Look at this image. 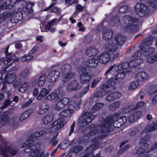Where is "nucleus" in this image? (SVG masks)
<instances>
[{
  "label": "nucleus",
  "mask_w": 157,
  "mask_h": 157,
  "mask_svg": "<svg viewBox=\"0 0 157 157\" xmlns=\"http://www.w3.org/2000/svg\"><path fill=\"white\" fill-rule=\"evenodd\" d=\"M79 101L78 103L74 101H71L67 98H64L58 101L56 104L54 108L56 110L59 111L64 108H67L61 111L60 116L64 117H70L74 112V109L80 107Z\"/></svg>",
  "instance_id": "1"
},
{
  "label": "nucleus",
  "mask_w": 157,
  "mask_h": 157,
  "mask_svg": "<svg viewBox=\"0 0 157 157\" xmlns=\"http://www.w3.org/2000/svg\"><path fill=\"white\" fill-rule=\"evenodd\" d=\"M26 147L25 151L26 152H31L33 149L32 144L27 142L25 141L21 147L19 144L17 146L12 145H8L4 143L3 146L1 147V154L3 157H13L14 155L17 153L20 148H22Z\"/></svg>",
  "instance_id": "2"
},
{
  "label": "nucleus",
  "mask_w": 157,
  "mask_h": 157,
  "mask_svg": "<svg viewBox=\"0 0 157 157\" xmlns=\"http://www.w3.org/2000/svg\"><path fill=\"white\" fill-rule=\"evenodd\" d=\"M97 53L98 50L94 47L89 48V56L90 57L89 59V67L95 68L98 66L99 61L105 63L110 60V56L107 52H105L97 57H94Z\"/></svg>",
  "instance_id": "3"
},
{
  "label": "nucleus",
  "mask_w": 157,
  "mask_h": 157,
  "mask_svg": "<svg viewBox=\"0 0 157 157\" xmlns=\"http://www.w3.org/2000/svg\"><path fill=\"white\" fill-rule=\"evenodd\" d=\"M143 62V60L140 58H136L130 62L129 63H123L117 65L115 68V70L119 74L114 78L115 80L118 78H123L125 77L124 73L131 71L130 67H133L138 65Z\"/></svg>",
  "instance_id": "4"
},
{
  "label": "nucleus",
  "mask_w": 157,
  "mask_h": 157,
  "mask_svg": "<svg viewBox=\"0 0 157 157\" xmlns=\"http://www.w3.org/2000/svg\"><path fill=\"white\" fill-rule=\"evenodd\" d=\"M115 83L116 82L113 79H109L106 83H105L102 85L100 90L97 93L96 96L100 97L106 95L114 88Z\"/></svg>",
  "instance_id": "5"
},
{
  "label": "nucleus",
  "mask_w": 157,
  "mask_h": 157,
  "mask_svg": "<svg viewBox=\"0 0 157 157\" xmlns=\"http://www.w3.org/2000/svg\"><path fill=\"white\" fill-rule=\"evenodd\" d=\"M148 139V137H144L139 140V144H142V145L136 151V154L139 155L138 157H152L150 155L146 154L151 150L153 149V148L150 150L149 148L148 149V145L146 142Z\"/></svg>",
  "instance_id": "6"
},
{
  "label": "nucleus",
  "mask_w": 157,
  "mask_h": 157,
  "mask_svg": "<svg viewBox=\"0 0 157 157\" xmlns=\"http://www.w3.org/2000/svg\"><path fill=\"white\" fill-rule=\"evenodd\" d=\"M6 113H4L2 115H0V127L3 126L6 124L11 125L13 123V125L17 126L18 124L17 117H15L13 118H9Z\"/></svg>",
  "instance_id": "7"
},
{
  "label": "nucleus",
  "mask_w": 157,
  "mask_h": 157,
  "mask_svg": "<svg viewBox=\"0 0 157 157\" xmlns=\"http://www.w3.org/2000/svg\"><path fill=\"white\" fill-rule=\"evenodd\" d=\"M71 66L68 64L63 65L61 67V70L63 72H67L63 75L62 82L65 83L73 78L75 75V74L72 72H69L71 69Z\"/></svg>",
  "instance_id": "8"
},
{
  "label": "nucleus",
  "mask_w": 157,
  "mask_h": 157,
  "mask_svg": "<svg viewBox=\"0 0 157 157\" xmlns=\"http://www.w3.org/2000/svg\"><path fill=\"white\" fill-rule=\"evenodd\" d=\"M134 9L137 15L140 17L147 16L149 12L147 6L140 3H137L135 6Z\"/></svg>",
  "instance_id": "9"
},
{
  "label": "nucleus",
  "mask_w": 157,
  "mask_h": 157,
  "mask_svg": "<svg viewBox=\"0 0 157 157\" xmlns=\"http://www.w3.org/2000/svg\"><path fill=\"white\" fill-rule=\"evenodd\" d=\"M64 94V92L61 88H58L46 98L47 99L50 101H57L62 97Z\"/></svg>",
  "instance_id": "10"
},
{
  "label": "nucleus",
  "mask_w": 157,
  "mask_h": 157,
  "mask_svg": "<svg viewBox=\"0 0 157 157\" xmlns=\"http://www.w3.org/2000/svg\"><path fill=\"white\" fill-rule=\"evenodd\" d=\"M154 49L151 47H149L146 49H140L139 51L136 52L133 55L132 57H137L141 56L145 57L149 56L154 52Z\"/></svg>",
  "instance_id": "11"
},
{
  "label": "nucleus",
  "mask_w": 157,
  "mask_h": 157,
  "mask_svg": "<svg viewBox=\"0 0 157 157\" xmlns=\"http://www.w3.org/2000/svg\"><path fill=\"white\" fill-rule=\"evenodd\" d=\"M82 86L76 80L71 81L67 86L66 90L68 92L75 91L80 89Z\"/></svg>",
  "instance_id": "12"
},
{
  "label": "nucleus",
  "mask_w": 157,
  "mask_h": 157,
  "mask_svg": "<svg viewBox=\"0 0 157 157\" xmlns=\"http://www.w3.org/2000/svg\"><path fill=\"white\" fill-rule=\"evenodd\" d=\"M78 72L80 74V80L82 84H87L88 82V75L87 69L86 67L80 68Z\"/></svg>",
  "instance_id": "13"
},
{
  "label": "nucleus",
  "mask_w": 157,
  "mask_h": 157,
  "mask_svg": "<svg viewBox=\"0 0 157 157\" xmlns=\"http://www.w3.org/2000/svg\"><path fill=\"white\" fill-rule=\"evenodd\" d=\"M123 20L124 22L126 25L125 29L129 27L131 28V26H132L131 24L133 22H141L142 21V20L141 19H138V18H133L128 15H126L124 17Z\"/></svg>",
  "instance_id": "14"
},
{
  "label": "nucleus",
  "mask_w": 157,
  "mask_h": 157,
  "mask_svg": "<svg viewBox=\"0 0 157 157\" xmlns=\"http://www.w3.org/2000/svg\"><path fill=\"white\" fill-rule=\"evenodd\" d=\"M66 123L62 118H60L52 123L51 128L52 130H57L62 128Z\"/></svg>",
  "instance_id": "15"
},
{
  "label": "nucleus",
  "mask_w": 157,
  "mask_h": 157,
  "mask_svg": "<svg viewBox=\"0 0 157 157\" xmlns=\"http://www.w3.org/2000/svg\"><path fill=\"white\" fill-rule=\"evenodd\" d=\"M60 75L59 72L56 70H53L48 74V81L51 83L55 82L59 78Z\"/></svg>",
  "instance_id": "16"
},
{
  "label": "nucleus",
  "mask_w": 157,
  "mask_h": 157,
  "mask_svg": "<svg viewBox=\"0 0 157 157\" xmlns=\"http://www.w3.org/2000/svg\"><path fill=\"white\" fill-rule=\"evenodd\" d=\"M112 123L113 124L112 125H109L108 127H106V125H107L108 123L107 121H106V119H105L102 122V124L100 125V128H101L100 129L102 130L103 131L105 130V128L108 127L109 126L112 125L113 124V126L115 128L119 127L121 125V123L118 121V120L117 121H115L114 122H113V121Z\"/></svg>",
  "instance_id": "17"
},
{
  "label": "nucleus",
  "mask_w": 157,
  "mask_h": 157,
  "mask_svg": "<svg viewBox=\"0 0 157 157\" xmlns=\"http://www.w3.org/2000/svg\"><path fill=\"white\" fill-rule=\"evenodd\" d=\"M88 121V112L84 113L79 118V124L80 127H84L87 125Z\"/></svg>",
  "instance_id": "18"
},
{
  "label": "nucleus",
  "mask_w": 157,
  "mask_h": 157,
  "mask_svg": "<svg viewBox=\"0 0 157 157\" xmlns=\"http://www.w3.org/2000/svg\"><path fill=\"white\" fill-rule=\"evenodd\" d=\"M136 78L141 82L147 81L149 78L148 75L146 72L142 71L137 73L135 76Z\"/></svg>",
  "instance_id": "19"
},
{
  "label": "nucleus",
  "mask_w": 157,
  "mask_h": 157,
  "mask_svg": "<svg viewBox=\"0 0 157 157\" xmlns=\"http://www.w3.org/2000/svg\"><path fill=\"white\" fill-rule=\"evenodd\" d=\"M49 105L46 103H43L39 107L36 113L38 115L43 114L46 113L48 110Z\"/></svg>",
  "instance_id": "20"
},
{
  "label": "nucleus",
  "mask_w": 157,
  "mask_h": 157,
  "mask_svg": "<svg viewBox=\"0 0 157 157\" xmlns=\"http://www.w3.org/2000/svg\"><path fill=\"white\" fill-rule=\"evenodd\" d=\"M49 86H48V89H47L45 88H44L41 89L37 98V100L41 99L43 97H46L50 93L51 88H50Z\"/></svg>",
  "instance_id": "21"
},
{
  "label": "nucleus",
  "mask_w": 157,
  "mask_h": 157,
  "mask_svg": "<svg viewBox=\"0 0 157 157\" xmlns=\"http://www.w3.org/2000/svg\"><path fill=\"white\" fill-rule=\"evenodd\" d=\"M56 19H54L51 21L49 22L47 25L44 26V29L42 30V29H41V31H47L48 30L50 29V31L51 32H54L55 30V29L54 28H51V27L56 25Z\"/></svg>",
  "instance_id": "22"
},
{
  "label": "nucleus",
  "mask_w": 157,
  "mask_h": 157,
  "mask_svg": "<svg viewBox=\"0 0 157 157\" xmlns=\"http://www.w3.org/2000/svg\"><path fill=\"white\" fill-rule=\"evenodd\" d=\"M33 110L32 109H29L25 111L20 116L19 120L20 122H22L26 119L28 117L33 113Z\"/></svg>",
  "instance_id": "23"
},
{
  "label": "nucleus",
  "mask_w": 157,
  "mask_h": 157,
  "mask_svg": "<svg viewBox=\"0 0 157 157\" xmlns=\"http://www.w3.org/2000/svg\"><path fill=\"white\" fill-rule=\"evenodd\" d=\"M13 13L10 12H5L1 14L0 15V23L4 22L7 19L10 18L12 16Z\"/></svg>",
  "instance_id": "24"
},
{
  "label": "nucleus",
  "mask_w": 157,
  "mask_h": 157,
  "mask_svg": "<svg viewBox=\"0 0 157 157\" xmlns=\"http://www.w3.org/2000/svg\"><path fill=\"white\" fill-rule=\"evenodd\" d=\"M53 118V116L52 114H47L42 118V122L43 124H47L52 121Z\"/></svg>",
  "instance_id": "25"
},
{
  "label": "nucleus",
  "mask_w": 157,
  "mask_h": 157,
  "mask_svg": "<svg viewBox=\"0 0 157 157\" xmlns=\"http://www.w3.org/2000/svg\"><path fill=\"white\" fill-rule=\"evenodd\" d=\"M46 76L45 74H42L37 79L36 83L38 86L41 87L43 86L45 83Z\"/></svg>",
  "instance_id": "26"
},
{
  "label": "nucleus",
  "mask_w": 157,
  "mask_h": 157,
  "mask_svg": "<svg viewBox=\"0 0 157 157\" xmlns=\"http://www.w3.org/2000/svg\"><path fill=\"white\" fill-rule=\"evenodd\" d=\"M17 77L16 74L11 73L6 75L4 79V81L8 83H11L13 82Z\"/></svg>",
  "instance_id": "27"
},
{
  "label": "nucleus",
  "mask_w": 157,
  "mask_h": 157,
  "mask_svg": "<svg viewBox=\"0 0 157 157\" xmlns=\"http://www.w3.org/2000/svg\"><path fill=\"white\" fill-rule=\"evenodd\" d=\"M141 116L140 112H135L131 114L128 117V121L129 122H133L137 119L139 118Z\"/></svg>",
  "instance_id": "28"
},
{
  "label": "nucleus",
  "mask_w": 157,
  "mask_h": 157,
  "mask_svg": "<svg viewBox=\"0 0 157 157\" xmlns=\"http://www.w3.org/2000/svg\"><path fill=\"white\" fill-rule=\"evenodd\" d=\"M106 49L111 52L115 51L117 49V48L116 44L114 43H112L111 40H110L109 43L106 45Z\"/></svg>",
  "instance_id": "29"
},
{
  "label": "nucleus",
  "mask_w": 157,
  "mask_h": 157,
  "mask_svg": "<svg viewBox=\"0 0 157 157\" xmlns=\"http://www.w3.org/2000/svg\"><path fill=\"white\" fill-rule=\"evenodd\" d=\"M121 96V94L119 92L111 93L107 96V99L108 101H111L120 97Z\"/></svg>",
  "instance_id": "30"
},
{
  "label": "nucleus",
  "mask_w": 157,
  "mask_h": 157,
  "mask_svg": "<svg viewBox=\"0 0 157 157\" xmlns=\"http://www.w3.org/2000/svg\"><path fill=\"white\" fill-rule=\"evenodd\" d=\"M113 34L112 30H104L103 31L102 36L103 38L105 40H109L110 39Z\"/></svg>",
  "instance_id": "31"
},
{
  "label": "nucleus",
  "mask_w": 157,
  "mask_h": 157,
  "mask_svg": "<svg viewBox=\"0 0 157 157\" xmlns=\"http://www.w3.org/2000/svg\"><path fill=\"white\" fill-rule=\"evenodd\" d=\"M114 40L116 44L121 45L124 43V38L120 34L116 35L114 37Z\"/></svg>",
  "instance_id": "32"
},
{
  "label": "nucleus",
  "mask_w": 157,
  "mask_h": 157,
  "mask_svg": "<svg viewBox=\"0 0 157 157\" xmlns=\"http://www.w3.org/2000/svg\"><path fill=\"white\" fill-rule=\"evenodd\" d=\"M121 114V113L120 112H118L116 113H115L113 115V118H110V117H107L105 119H106V121H107V122L108 123V124L107 125H106V127H108V126L112 125V122L113 121H114L115 120V118L119 116Z\"/></svg>",
  "instance_id": "33"
},
{
  "label": "nucleus",
  "mask_w": 157,
  "mask_h": 157,
  "mask_svg": "<svg viewBox=\"0 0 157 157\" xmlns=\"http://www.w3.org/2000/svg\"><path fill=\"white\" fill-rule=\"evenodd\" d=\"M40 152V149L39 148L33 145V149L30 152V155L32 157H36L38 155Z\"/></svg>",
  "instance_id": "34"
},
{
  "label": "nucleus",
  "mask_w": 157,
  "mask_h": 157,
  "mask_svg": "<svg viewBox=\"0 0 157 157\" xmlns=\"http://www.w3.org/2000/svg\"><path fill=\"white\" fill-rule=\"evenodd\" d=\"M140 2L147 3L154 8H157V0H140Z\"/></svg>",
  "instance_id": "35"
},
{
  "label": "nucleus",
  "mask_w": 157,
  "mask_h": 157,
  "mask_svg": "<svg viewBox=\"0 0 157 157\" xmlns=\"http://www.w3.org/2000/svg\"><path fill=\"white\" fill-rule=\"evenodd\" d=\"M88 90V85L84 89L81 93H78L74 95V98H80L84 95L86 94Z\"/></svg>",
  "instance_id": "36"
},
{
  "label": "nucleus",
  "mask_w": 157,
  "mask_h": 157,
  "mask_svg": "<svg viewBox=\"0 0 157 157\" xmlns=\"http://www.w3.org/2000/svg\"><path fill=\"white\" fill-rule=\"evenodd\" d=\"M29 85V83L25 82L22 84L19 88L18 91L19 92L24 93L27 89Z\"/></svg>",
  "instance_id": "37"
},
{
  "label": "nucleus",
  "mask_w": 157,
  "mask_h": 157,
  "mask_svg": "<svg viewBox=\"0 0 157 157\" xmlns=\"http://www.w3.org/2000/svg\"><path fill=\"white\" fill-rule=\"evenodd\" d=\"M147 58L145 59L147 62L148 63H152L157 60V55H154L151 56H147Z\"/></svg>",
  "instance_id": "38"
},
{
  "label": "nucleus",
  "mask_w": 157,
  "mask_h": 157,
  "mask_svg": "<svg viewBox=\"0 0 157 157\" xmlns=\"http://www.w3.org/2000/svg\"><path fill=\"white\" fill-rule=\"evenodd\" d=\"M139 83L138 81H135L132 82L128 87L130 90H133L135 89L139 86Z\"/></svg>",
  "instance_id": "39"
},
{
  "label": "nucleus",
  "mask_w": 157,
  "mask_h": 157,
  "mask_svg": "<svg viewBox=\"0 0 157 157\" xmlns=\"http://www.w3.org/2000/svg\"><path fill=\"white\" fill-rule=\"evenodd\" d=\"M29 74V69L26 68L21 73H20L19 75L20 78H23L27 77Z\"/></svg>",
  "instance_id": "40"
},
{
  "label": "nucleus",
  "mask_w": 157,
  "mask_h": 157,
  "mask_svg": "<svg viewBox=\"0 0 157 157\" xmlns=\"http://www.w3.org/2000/svg\"><path fill=\"white\" fill-rule=\"evenodd\" d=\"M22 17H18V14L14 15L13 13V15L11 17L10 20L13 23H17L21 19Z\"/></svg>",
  "instance_id": "41"
},
{
  "label": "nucleus",
  "mask_w": 157,
  "mask_h": 157,
  "mask_svg": "<svg viewBox=\"0 0 157 157\" xmlns=\"http://www.w3.org/2000/svg\"><path fill=\"white\" fill-rule=\"evenodd\" d=\"M7 3L5 2L0 6V9H9L12 8L13 6V5L14 3L11 2L8 6H7Z\"/></svg>",
  "instance_id": "42"
},
{
  "label": "nucleus",
  "mask_w": 157,
  "mask_h": 157,
  "mask_svg": "<svg viewBox=\"0 0 157 157\" xmlns=\"http://www.w3.org/2000/svg\"><path fill=\"white\" fill-rule=\"evenodd\" d=\"M128 7L126 5H124L123 2L121 3L119 9V12L121 13H124L127 10Z\"/></svg>",
  "instance_id": "43"
},
{
  "label": "nucleus",
  "mask_w": 157,
  "mask_h": 157,
  "mask_svg": "<svg viewBox=\"0 0 157 157\" xmlns=\"http://www.w3.org/2000/svg\"><path fill=\"white\" fill-rule=\"evenodd\" d=\"M37 138L34 133L31 134L29 136V138L26 141L27 142H29L32 144L33 142L36 141Z\"/></svg>",
  "instance_id": "44"
},
{
  "label": "nucleus",
  "mask_w": 157,
  "mask_h": 157,
  "mask_svg": "<svg viewBox=\"0 0 157 157\" xmlns=\"http://www.w3.org/2000/svg\"><path fill=\"white\" fill-rule=\"evenodd\" d=\"M134 105H129L125 107L122 109L123 113H128L131 110L133 109Z\"/></svg>",
  "instance_id": "45"
},
{
  "label": "nucleus",
  "mask_w": 157,
  "mask_h": 157,
  "mask_svg": "<svg viewBox=\"0 0 157 157\" xmlns=\"http://www.w3.org/2000/svg\"><path fill=\"white\" fill-rule=\"evenodd\" d=\"M82 147L80 146H76L73 147L71 149V151L75 153H77L82 149Z\"/></svg>",
  "instance_id": "46"
},
{
  "label": "nucleus",
  "mask_w": 157,
  "mask_h": 157,
  "mask_svg": "<svg viewBox=\"0 0 157 157\" xmlns=\"http://www.w3.org/2000/svg\"><path fill=\"white\" fill-rule=\"evenodd\" d=\"M121 104L120 102H116L112 104L109 106V108L112 110H114L118 108Z\"/></svg>",
  "instance_id": "47"
},
{
  "label": "nucleus",
  "mask_w": 157,
  "mask_h": 157,
  "mask_svg": "<svg viewBox=\"0 0 157 157\" xmlns=\"http://www.w3.org/2000/svg\"><path fill=\"white\" fill-rule=\"evenodd\" d=\"M153 39V38L149 37L147 38L144 40V43L143 45L146 46L150 45L152 43V41Z\"/></svg>",
  "instance_id": "48"
},
{
  "label": "nucleus",
  "mask_w": 157,
  "mask_h": 157,
  "mask_svg": "<svg viewBox=\"0 0 157 157\" xmlns=\"http://www.w3.org/2000/svg\"><path fill=\"white\" fill-rule=\"evenodd\" d=\"M34 3L31 2H28L27 3L26 8L28 12H31L32 11V7L34 5Z\"/></svg>",
  "instance_id": "49"
},
{
  "label": "nucleus",
  "mask_w": 157,
  "mask_h": 157,
  "mask_svg": "<svg viewBox=\"0 0 157 157\" xmlns=\"http://www.w3.org/2000/svg\"><path fill=\"white\" fill-rule=\"evenodd\" d=\"M15 58L14 56H7L4 58V63L5 64H7L9 62Z\"/></svg>",
  "instance_id": "50"
},
{
  "label": "nucleus",
  "mask_w": 157,
  "mask_h": 157,
  "mask_svg": "<svg viewBox=\"0 0 157 157\" xmlns=\"http://www.w3.org/2000/svg\"><path fill=\"white\" fill-rule=\"evenodd\" d=\"M131 28L130 27H129V28H127V29H125L126 27H125V29L126 30L128 31H129V30H128V29L129 30L132 31L133 32H135L137 30H138L139 27H137L136 25H132V26H131Z\"/></svg>",
  "instance_id": "51"
},
{
  "label": "nucleus",
  "mask_w": 157,
  "mask_h": 157,
  "mask_svg": "<svg viewBox=\"0 0 157 157\" xmlns=\"http://www.w3.org/2000/svg\"><path fill=\"white\" fill-rule=\"evenodd\" d=\"M156 129H157V123L154 124L153 125L151 126V127L150 128H148L147 127H146V131L145 130V132H149Z\"/></svg>",
  "instance_id": "52"
},
{
  "label": "nucleus",
  "mask_w": 157,
  "mask_h": 157,
  "mask_svg": "<svg viewBox=\"0 0 157 157\" xmlns=\"http://www.w3.org/2000/svg\"><path fill=\"white\" fill-rule=\"evenodd\" d=\"M103 106V104L101 103H98L94 106L93 109L95 110H98L102 108Z\"/></svg>",
  "instance_id": "53"
},
{
  "label": "nucleus",
  "mask_w": 157,
  "mask_h": 157,
  "mask_svg": "<svg viewBox=\"0 0 157 157\" xmlns=\"http://www.w3.org/2000/svg\"><path fill=\"white\" fill-rule=\"evenodd\" d=\"M118 121L121 123V125L124 124L127 121L126 118L125 117H121L118 119Z\"/></svg>",
  "instance_id": "54"
},
{
  "label": "nucleus",
  "mask_w": 157,
  "mask_h": 157,
  "mask_svg": "<svg viewBox=\"0 0 157 157\" xmlns=\"http://www.w3.org/2000/svg\"><path fill=\"white\" fill-rule=\"evenodd\" d=\"M11 102L10 100H6L4 102L3 105L1 107V109H2L7 107L8 105L11 104Z\"/></svg>",
  "instance_id": "55"
},
{
  "label": "nucleus",
  "mask_w": 157,
  "mask_h": 157,
  "mask_svg": "<svg viewBox=\"0 0 157 157\" xmlns=\"http://www.w3.org/2000/svg\"><path fill=\"white\" fill-rule=\"evenodd\" d=\"M144 104L145 103L144 102L142 101H140L137 104L135 107L134 105L133 109H135L140 107L143 106L144 105Z\"/></svg>",
  "instance_id": "56"
},
{
  "label": "nucleus",
  "mask_w": 157,
  "mask_h": 157,
  "mask_svg": "<svg viewBox=\"0 0 157 157\" xmlns=\"http://www.w3.org/2000/svg\"><path fill=\"white\" fill-rule=\"evenodd\" d=\"M34 134L37 138V137L41 136L43 135L44 134V132L43 130H42L38 132H37L35 133H34Z\"/></svg>",
  "instance_id": "57"
},
{
  "label": "nucleus",
  "mask_w": 157,
  "mask_h": 157,
  "mask_svg": "<svg viewBox=\"0 0 157 157\" xmlns=\"http://www.w3.org/2000/svg\"><path fill=\"white\" fill-rule=\"evenodd\" d=\"M32 102V100H29L25 103H23L21 105L22 108H24L30 105Z\"/></svg>",
  "instance_id": "58"
},
{
  "label": "nucleus",
  "mask_w": 157,
  "mask_h": 157,
  "mask_svg": "<svg viewBox=\"0 0 157 157\" xmlns=\"http://www.w3.org/2000/svg\"><path fill=\"white\" fill-rule=\"evenodd\" d=\"M119 19L116 18V19L114 21H112L110 22V24H111L112 25L114 26L116 25L118 23H119Z\"/></svg>",
  "instance_id": "59"
},
{
  "label": "nucleus",
  "mask_w": 157,
  "mask_h": 157,
  "mask_svg": "<svg viewBox=\"0 0 157 157\" xmlns=\"http://www.w3.org/2000/svg\"><path fill=\"white\" fill-rule=\"evenodd\" d=\"M58 141L56 139V137L55 136L51 140L50 143L52 144V146H55L57 143Z\"/></svg>",
  "instance_id": "60"
},
{
  "label": "nucleus",
  "mask_w": 157,
  "mask_h": 157,
  "mask_svg": "<svg viewBox=\"0 0 157 157\" xmlns=\"http://www.w3.org/2000/svg\"><path fill=\"white\" fill-rule=\"evenodd\" d=\"M21 81L20 79H18L17 81L15 82L13 84V85L14 87L15 88H17L21 84Z\"/></svg>",
  "instance_id": "61"
},
{
  "label": "nucleus",
  "mask_w": 157,
  "mask_h": 157,
  "mask_svg": "<svg viewBox=\"0 0 157 157\" xmlns=\"http://www.w3.org/2000/svg\"><path fill=\"white\" fill-rule=\"evenodd\" d=\"M114 67V65L111 66L106 71V72H105L104 75L106 76L108 75L109 74H110Z\"/></svg>",
  "instance_id": "62"
},
{
  "label": "nucleus",
  "mask_w": 157,
  "mask_h": 157,
  "mask_svg": "<svg viewBox=\"0 0 157 157\" xmlns=\"http://www.w3.org/2000/svg\"><path fill=\"white\" fill-rule=\"evenodd\" d=\"M129 147V146L128 145H126L124 147H123V148L119 150L118 151L119 154H121L124 151L126 150L127 149H128Z\"/></svg>",
  "instance_id": "63"
},
{
  "label": "nucleus",
  "mask_w": 157,
  "mask_h": 157,
  "mask_svg": "<svg viewBox=\"0 0 157 157\" xmlns=\"http://www.w3.org/2000/svg\"><path fill=\"white\" fill-rule=\"evenodd\" d=\"M49 155V153H47L44 154V151H42L40 155H39L38 157H48Z\"/></svg>",
  "instance_id": "64"
}]
</instances>
